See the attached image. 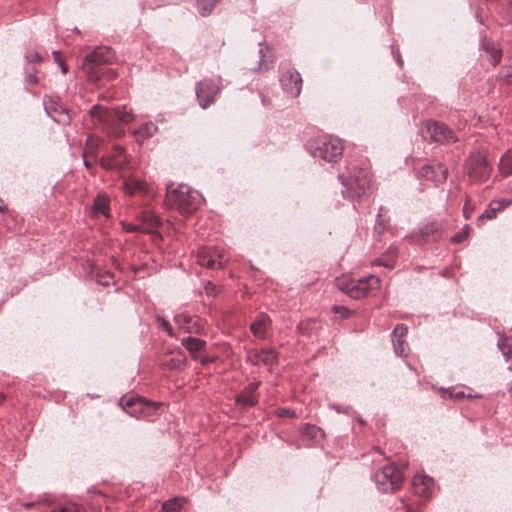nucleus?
<instances>
[{
  "mask_svg": "<svg viewBox=\"0 0 512 512\" xmlns=\"http://www.w3.org/2000/svg\"><path fill=\"white\" fill-rule=\"evenodd\" d=\"M499 171L504 177L512 174V152L507 151L500 159Z\"/></svg>",
  "mask_w": 512,
  "mask_h": 512,
  "instance_id": "nucleus-33",
  "label": "nucleus"
},
{
  "mask_svg": "<svg viewBox=\"0 0 512 512\" xmlns=\"http://www.w3.org/2000/svg\"><path fill=\"white\" fill-rule=\"evenodd\" d=\"M162 509L164 512H182L178 498L166 501L163 504Z\"/></svg>",
  "mask_w": 512,
  "mask_h": 512,
  "instance_id": "nucleus-37",
  "label": "nucleus"
},
{
  "mask_svg": "<svg viewBox=\"0 0 512 512\" xmlns=\"http://www.w3.org/2000/svg\"><path fill=\"white\" fill-rule=\"evenodd\" d=\"M204 290L209 297H215L220 291L219 288L210 281L205 284Z\"/></svg>",
  "mask_w": 512,
  "mask_h": 512,
  "instance_id": "nucleus-42",
  "label": "nucleus"
},
{
  "mask_svg": "<svg viewBox=\"0 0 512 512\" xmlns=\"http://www.w3.org/2000/svg\"><path fill=\"white\" fill-rule=\"evenodd\" d=\"M475 210V207L473 204H471V200L469 197H466V201L463 207V216L465 219H470L472 217V214Z\"/></svg>",
  "mask_w": 512,
  "mask_h": 512,
  "instance_id": "nucleus-41",
  "label": "nucleus"
},
{
  "mask_svg": "<svg viewBox=\"0 0 512 512\" xmlns=\"http://www.w3.org/2000/svg\"><path fill=\"white\" fill-rule=\"evenodd\" d=\"M355 288L352 290V298L360 299L368 294L370 290L378 289L380 279L377 276L369 275L368 277L354 279Z\"/></svg>",
  "mask_w": 512,
  "mask_h": 512,
  "instance_id": "nucleus-16",
  "label": "nucleus"
},
{
  "mask_svg": "<svg viewBox=\"0 0 512 512\" xmlns=\"http://www.w3.org/2000/svg\"><path fill=\"white\" fill-rule=\"evenodd\" d=\"M441 236V225L437 222L427 223L419 228V237L424 243L436 242Z\"/></svg>",
  "mask_w": 512,
  "mask_h": 512,
  "instance_id": "nucleus-22",
  "label": "nucleus"
},
{
  "mask_svg": "<svg viewBox=\"0 0 512 512\" xmlns=\"http://www.w3.org/2000/svg\"><path fill=\"white\" fill-rule=\"evenodd\" d=\"M88 114L93 121H97L103 124H108L114 120H117L121 123H129L134 118L132 110L127 108V106H117L110 110L103 108L99 104H95L90 108Z\"/></svg>",
  "mask_w": 512,
  "mask_h": 512,
  "instance_id": "nucleus-5",
  "label": "nucleus"
},
{
  "mask_svg": "<svg viewBox=\"0 0 512 512\" xmlns=\"http://www.w3.org/2000/svg\"><path fill=\"white\" fill-rule=\"evenodd\" d=\"M4 397L0 394V403L3 401Z\"/></svg>",
  "mask_w": 512,
  "mask_h": 512,
  "instance_id": "nucleus-61",
  "label": "nucleus"
},
{
  "mask_svg": "<svg viewBox=\"0 0 512 512\" xmlns=\"http://www.w3.org/2000/svg\"><path fill=\"white\" fill-rule=\"evenodd\" d=\"M337 287L340 291L346 293L352 298V290L355 288L354 279L341 278L337 279Z\"/></svg>",
  "mask_w": 512,
  "mask_h": 512,
  "instance_id": "nucleus-36",
  "label": "nucleus"
},
{
  "mask_svg": "<svg viewBox=\"0 0 512 512\" xmlns=\"http://www.w3.org/2000/svg\"><path fill=\"white\" fill-rule=\"evenodd\" d=\"M37 70L33 69L32 71L28 72L26 75V82L30 85H36L38 83V78L36 76Z\"/></svg>",
  "mask_w": 512,
  "mask_h": 512,
  "instance_id": "nucleus-49",
  "label": "nucleus"
},
{
  "mask_svg": "<svg viewBox=\"0 0 512 512\" xmlns=\"http://www.w3.org/2000/svg\"><path fill=\"white\" fill-rule=\"evenodd\" d=\"M220 87L213 79H203L196 85V97L199 105L205 109L214 101Z\"/></svg>",
  "mask_w": 512,
  "mask_h": 512,
  "instance_id": "nucleus-11",
  "label": "nucleus"
},
{
  "mask_svg": "<svg viewBox=\"0 0 512 512\" xmlns=\"http://www.w3.org/2000/svg\"><path fill=\"white\" fill-rule=\"evenodd\" d=\"M175 323L181 330L189 334H202L204 325L199 318H194L186 313H180L174 317Z\"/></svg>",
  "mask_w": 512,
  "mask_h": 512,
  "instance_id": "nucleus-15",
  "label": "nucleus"
},
{
  "mask_svg": "<svg viewBox=\"0 0 512 512\" xmlns=\"http://www.w3.org/2000/svg\"><path fill=\"white\" fill-rule=\"evenodd\" d=\"M112 278L113 274L111 272H105L103 275L98 276V283L104 286H108Z\"/></svg>",
  "mask_w": 512,
  "mask_h": 512,
  "instance_id": "nucleus-47",
  "label": "nucleus"
},
{
  "mask_svg": "<svg viewBox=\"0 0 512 512\" xmlns=\"http://www.w3.org/2000/svg\"><path fill=\"white\" fill-rule=\"evenodd\" d=\"M329 408L335 410L337 413H344V414H347V415H349L350 412H351V408L350 407H343L341 405L334 404V403L333 404H329Z\"/></svg>",
  "mask_w": 512,
  "mask_h": 512,
  "instance_id": "nucleus-48",
  "label": "nucleus"
},
{
  "mask_svg": "<svg viewBox=\"0 0 512 512\" xmlns=\"http://www.w3.org/2000/svg\"><path fill=\"white\" fill-rule=\"evenodd\" d=\"M262 67L264 69H268L269 68V66L264 63L263 56L260 57L258 69H261ZM254 70H257V68H254Z\"/></svg>",
  "mask_w": 512,
  "mask_h": 512,
  "instance_id": "nucleus-54",
  "label": "nucleus"
},
{
  "mask_svg": "<svg viewBox=\"0 0 512 512\" xmlns=\"http://www.w3.org/2000/svg\"><path fill=\"white\" fill-rule=\"evenodd\" d=\"M418 176L435 183H442L447 178V169L440 163L423 165Z\"/></svg>",
  "mask_w": 512,
  "mask_h": 512,
  "instance_id": "nucleus-17",
  "label": "nucleus"
},
{
  "mask_svg": "<svg viewBox=\"0 0 512 512\" xmlns=\"http://www.w3.org/2000/svg\"><path fill=\"white\" fill-rule=\"evenodd\" d=\"M92 141H93V139L91 137L87 138V144H89Z\"/></svg>",
  "mask_w": 512,
  "mask_h": 512,
  "instance_id": "nucleus-59",
  "label": "nucleus"
},
{
  "mask_svg": "<svg viewBox=\"0 0 512 512\" xmlns=\"http://www.w3.org/2000/svg\"><path fill=\"white\" fill-rule=\"evenodd\" d=\"M373 479L379 491L392 492L400 487L403 475L395 465L390 464L376 471Z\"/></svg>",
  "mask_w": 512,
  "mask_h": 512,
  "instance_id": "nucleus-7",
  "label": "nucleus"
},
{
  "mask_svg": "<svg viewBox=\"0 0 512 512\" xmlns=\"http://www.w3.org/2000/svg\"><path fill=\"white\" fill-rule=\"evenodd\" d=\"M502 76L507 82H512V64L502 68Z\"/></svg>",
  "mask_w": 512,
  "mask_h": 512,
  "instance_id": "nucleus-50",
  "label": "nucleus"
},
{
  "mask_svg": "<svg viewBox=\"0 0 512 512\" xmlns=\"http://www.w3.org/2000/svg\"><path fill=\"white\" fill-rule=\"evenodd\" d=\"M52 512H67V509H65V505H64L58 509H54Z\"/></svg>",
  "mask_w": 512,
  "mask_h": 512,
  "instance_id": "nucleus-56",
  "label": "nucleus"
},
{
  "mask_svg": "<svg viewBox=\"0 0 512 512\" xmlns=\"http://www.w3.org/2000/svg\"><path fill=\"white\" fill-rule=\"evenodd\" d=\"M181 345L190 353L193 359H197L198 353L205 349L206 341L189 336L181 340Z\"/></svg>",
  "mask_w": 512,
  "mask_h": 512,
  "instance_id": "nucleus-25",
  "label": "nucleus"
},
{
  "mask_svg": "<svg viewBox=\"0 0 512 512\" xmlns=\"http://www.w3.org/2000/svg\"><path fill=\"white\" fill-rule=\"evenodd\" d=\"M278 355L273 349H249L247 351V360L252 365L263 364L265 366H273L277 364Z\"/></svg>",
  "mask_w": 512,
  "mask_h": 512,
  "instance_id": "nucleus-12",
  "label": "nucleus"
},
{
  "mask_svg": "<svg viewBox=\"0 0 512 512\" xmlns=\"http://www.w3.org/2000/svg\"><path fill=\"white\" fill-rule=\"evenodd\" d=\"M425 137L441 144H452L457 141L454 132L443 123L430 121L425 127Z\"/></svg>",
  "mask_w": 512,
  "mask_h": 512,
  "instance_id": "nucleus-9",
  "label": "nucleus"
},
{
  "mask_svg": "<svg viewBox=\"0 0 512 512\" xmlns=\"http://www.w3.org/2000/svg\"><path fill=\"white\" fill-rule=\"evenodd\" d=\"M395 60H396V62H397V64H398V66H399V67H402V65H403V60H402V57H401V55H400L399 53H397V54L395 55Z\"/></svg>",
  "mask_w": 512,
  "mask_h": 512,
  "instance_id": "nucleus-55",
  "label": "nucleus"
},
{
  "mask_svg": "<svg viewBox=\"0 0 512 512\" xmlns=\"http://www.w3.org/2000/svg\"><path fill=\"white\" fill-rule=\"evenodd\" d=\"M92 211L95 216L103 215L110 217V201L105 194H98L94 200Z\"/></svg>",
  "mask_w": 512,
  "mask_h": 512,
  "instance_id": "nucleus-28",
  "label": "nucleus"
},
{
  "mask_svg": "<svg viewBox=\"0 0 512 512\" xmlns=\"http://www.w3.org/2000/svg\"><path fill=\"white\" fill-rule=\"evenodd\" d=\"M301 434L303 437L311 440H317L323 436L322 430L319 427L311 424H306L302 428Z\"/></svg>",
  "mask_w": 512,
  "mask_h": 512,
  "instance_id": "nucleus-35",
  "label": "nucleus"
},
{
  "mask_svg": "<svg viewBox=\"0 0 512 512\" xmlns=\"http://www.w3.org/2000/svg\"><path fill=\"white\" fill-rule=\"evenodd\" d=\"M156 322L159 324V326L168 333L170 337H174V331L171 326V324L162 316L157 315L156 316Z\"/></svg>",
  "mask_w": 512,
  "mask_h": 512,
  "instance_id": "nucleus-40",
  "label": "nucleus"
},
{
  "mask_svg": "<svg viewBox=\"0 0 512 512\" xmlns=\"http://www.w3.org/2000/svg\"><path fill=\"white\" fill-rule=\"evenodd\" d=\"M408 328L405 324H397L391 332L392 344L394 352L400 357H406L409 352V346L405 341Z\"/></svg>",
  "mask_w": 512,
  "mask_h": 512,
  "instance_id": "nucleus-14",
  "label": "nucleus"
},
{
  "mask_svg": "<svg viewBox=\"0 0 512 512\" xmlns=\"http://www.w3.org/2000/svg\"><path fill=\"white\" fill-rule=\"evenodd\" d=\"M269 325V317L266 314H260L257 319L250 324V330L257 338L264 339Z\"/></svg>",
  "mask_w": 512,
  "mask_h": 512,
  "instance_id": "nucleus-27",
  "label": "nucleus"
},
{
  "mask_svg": "<svg viewBox=\"0 0 512 512\" xmlns=\"http://www.w3.org/2000/svg\"><path fill=\"white\" fill-rule=\"evenodd\" d=\"M282 88L291 96L297 97L302 88V78L298 71L289 69L280 78Z\"/></svg>",
  "mask_w": 512,
  "mask_h": 512,
  "instance_id": "nucleus-13",
  "label": "nucleus"
},
{
  "mask_svg": "<svg viewBox=\"0 0 512 512\" xmlns=\"http://www.w3.org/2000/svg\"><path fill=\"white\" fill-rule=\"evenodd\" d=\"M137 221L142 228V233H152L157 227L161 225V220L151 210H142L136 215Z\"/></svg>",
  "mask_w": 512,
  "mask_h": 512,
  "instance_id": "nucleus-19",
  "label": "nucleus"
},
{
  "mask_svg": "<svg viewBox=\"0 0 512 512\" xmlns=\"http://www.w3.org/2000/svg\"><path fill=\"white\" fill-rule=\"evenodd\" d=\"M260 385V382H251L249 383L240 394L236 397V402L244 407H251L254 406L258 398L255 394L256 390L258 389Z\"/></svg>",
  "mask_w": 512,
  "mask_h": 512,
  "instance_id": "nucleus-21",
  "label": "nucleus"
},
{
  "mask_svg": "<svg viewBox=\"0 0 512 512\" xmlns=\"http://www.w3.org/2000/svg\"><path fill=\"white\" fill-rule=\"evenodd\" d=\"M45 110L51 118L61 125H67L70 123V116L65 107L61 104L50 100L49 102L44 101Z\"/></svg>",
  "mask_w": 512,
  "mask_h": 512,
  "instance_id": "nucleus-18",
  "label": "nucleus"
},
{
  "mask_svg": "<svg viewBox=\"0 0 512 512\" xmlns=\"http://www.w3.org/2000/svg\"><path fill=\"white\" fill-rule=\"evenodd\" d=\"M465 171L472 182L481 183L486 181L492 171V166L485 151L471 153L465 161Z\"/></svg>",
  "mask_w": 512,
  "mask_h": 512,
  "instance_id": "nucleus-4",
  "label": "nucleus"
},
{
  "mask_svg": "<svg viewBox=\"0 0 512 512\" xmlns=\"http://www.w3.org/2000/svg\"><path fill=\"white\" fill-rule=\"evenodd\" d=\"M65 509H67V512H80L81 507L76 503H67Z\"/></svg>",
  "mask_w": 512,
  "mask_h": 512,
  "instance_id": "nucleus-52",
  "label": "nucleus"
},
{
  "mask_svg": "<svg viewBox=\"0 0 512 512\" xmlns=\"http://www.w3.org/2000/svg\"><path fill=\"white\" fill-rule=\"evenodd\" d=\"M84 165H85V167H86V168H88V169H89V168H91V166H92L91 162H89V161H88L87 159H85V158H84Z\"/></svg>",
  "mask_w": 512,
  "mask_h": 512,
  "instance_id": "nucleus-57",
  "label": "nucleus"
},
{
  "mask_svg": "<svg viewBox=\"0 0 512 512\" xmlns=\"http://www.w3.org/2000/svg\"><path fill=\"white\" fill-rule=\"evenodd\" d=\"M162 366L168 370H182L186 366V358L182 352L179 351L176 357L163 362Z\"/></svg>",
  "mask_w": 512,
  "mask_h": 512,
  "instance_id": "nucleus-32",
  "label": "nucleus"
},
{
  "mask_svg": "<svg viewBox=\"0 0 512 512\" xmlns=\"http://www.w3.org/2000/svg\"><path fill=\"white\" fill-rule=\"evenodd\" d=\"M338 178L344 187L341 191L344 198L359 199L370 190L371 177L366 168L354 169L349 178L341 174L338 175Z\"/></svg>",
  "mask_w": 512,
  "mask_h": 512,
  "instance_id": "nucleus-3",
  "label": "nucleus"
},
{
  "mask_svg": "<svg viewBox=\"0 0 512 512\" xmlns=\"http://www.w3.org/2000/svg\"><path fill=\"white\" fill-rule=\"evenodd\" d=\"M469 232H470V226L469 225H464L462 231L454 234L451 237V241L454 242V243H462L464 240L467 239V237L469 235Z\"/></svg>",
  "mask_w": 512,
  "mask_h": 512,
  "instance_id": "nucleus-39",
  "label": "nucleus"
},
{
  "mask_svg": "<svg viewBox=\"0 0 512 512\" xmlns=\"http://www.w3.org/2000/svg\"><path fill=\"white\" fill-rule=\"evenodd\" d=\"M219 2L220 0H197L198 12L203 17L208 16Z\"/></svg>",
  "mask_w": 512,
  "mask_h": 512,
  "instance_id": "nucleus-34",
  "label": "nucleus"
},
{
  "mask_svg": "<svg viewBox=\"0 0 512 512\" xmlns=\"http://www.w3.org/2000/svg\"><path fill=\"white\" fill-rule=\"evenodd\" d=\"M447 393L449 394L450 398L454 399H461L465 396V393L462 390L451 389L447 391Z\"/></svg>",
  "mask_w": 512,
  "mask_h": 512,
  "instance_id": "nucleus-51",
  "label": "nucleus"
},
{
  "mask_svg": "<svg viewBox=\"0 0 512 512\" xmlns=\"http://www.w3.org/2000/svg\"><path fill=\"white\" fill-rule=\"evenodd\" d=\"M120 404L123 406V409L127 414L132 417L139 418L143 412L145 402L140 398L136 399L130 397L126 400L122 399Z\"/></svg>",
  "mask_w": 512,
  "mask_h": 512,
  "instance_id": "nucleus-26",
  "label": "nucleus"
},
{
  "mask_svg": "<svg viewBox=\"0 0 512 512\" xmlns=\"http://www.w3.org/2000/svg\"><path fill=\"white\" fill-rule=\"evenodd\" d=\"M497 347L502 352L505 361H509L511 357L512 348L506 344V338L500 337L497 342Z\"/></svg>",
  "mask_w": 512,
  "mask_h": 512,
  "instance_id": "nucleus-38",
  "label": "nucleus"
},
{
  "mask_svg": "<svg viewBox=\"0 0 512 512\" xmlns=\"http://www.w3.org/2000/svg\"><path fill=\"white\" fill-rule=\"evenodd\" d=\"M227 261L225 251L218 247H203L197 253V262L209 269H220Z\"/></svg>",
  "mask_w": 512,
  "mask_h": 512,
  "instance_id": "nucleus-8",
  "label": "nucleus"
},
{
  "mask_svg": "<svg viewBox=\"0 0 512 512\" xmlns=\"http://www.w3.org/2000/svg\"><path fill=\"white\" fill-rule=\"evenodd\" d=\"M53 57L55 62L59 65L61 72L66 74L68 72V67L65 65L64 61L61 58L60 51H53Z\"/></svg>",
  "mask_w": 512,
  "mask_h": 512,
  "instance_id": "nucleus-44",
  "label": "nucleus"
},
{
  "mask_svg": "<svg viewBox=\"0 0 512 512\" xmlns=\"http://www.w3.org/2000/svg\"><path fill=\"white\" fill-rule=\"evenodd\" d=\"M310 147L314 157L327 162H336L343 153V146L337 137H323L314 141Z\"/></svg>",
  "mask_w": 512,
  "mask_h": 512,
  "instance_id": "nucleus-6",
  "label": "nucleus"
},
{
  "mask_svg": "<svg viewBox=\"0 0 512 512\" xmlns=\"http://www.w3.org/2000/svg\"><path fill=\"white\" fill-rule=\"evenodd\" d=\"M158 128L153 122H146L141 125L135 132V138L138 143H143L145 140L152 137Z\"/></svg>",
  "mask_w": 512,
  "mask_h": 512,
  "instance_id": "nucleus-31",
  "label": "nucleus"
},
{
  "mask_svg": "<svg viewBox=\"0 0 512 512\" xmlns=\"http://www.w3.org/2000/svg\"><path fill=\"white\" fill-rule=\"evenodd\" d=\"M99 163L106 170H123L129 164V157L122 146L114 145L112 151L101 157Z\"/></svg>",
  "mask_w": 512,
  "mask_h": 512,
  "instance_id": "nucleus-10",
  "label": "nucleus"
},
{
  "mask_svg": "<svg viewBox=\"0 0 512 512\" xmlns=\"http://www.w3.org/2000/svg\"><path fill=\"white\" fill-rule=\"evenodd\" d=\"M122 188L124 192L128 195H136V194H149L150 187L149 185L140 179L137 178H128L123 184Z\"/></svg>",
  "mask_w": 512,
  "mask_h": 512,
  "instance_id": "nucleus-24",
  "label": "nucleus"
},
{
  "mask_svg": "<svg viewBox=\"0 0 512 512\" xmlns=\"http://www.w3.org/2000/svg\"><path fill=\"white\" fill-rule=\"evenodd\" d=\"M333 311L337 314H339V316L342 318V319H345V318H348L350 316V310L344 306H334L333 307Z\"/></svg>",
  "mask_w": 512,
  "mask_h": 512,
  "instance_id": "nucleus-46",
  "label": "nucleus"
},
{
  "mask_svg": "<svg viewBox=\"0 0 512 512\" xmlns=\"http://www.w3.org/2000/svg\"><path fill=\"white\" fill-rule=\"evenodd\" d=\"M25 59L30 63H39L42 61V57L36 51H27L25 54Z\"/></svg>",
  "mask_w": 512,
  "mask_h": 512,
  "instance_id": "nucleus-43",
  "label": "nucleus"
},
{
  "mask_svg": "<svg viewBox=\"0 0 512 512\" xmlns=\"http://www.w3.org/2000/svg\"><path fill=\"white\" fill-rule=\"evenodd\" d=\"M481 47L490 55V62L496 66L501 61L502 51L497 48L493 42L484 37L481 41Z\"/></svg>",
  "mask_w": 512,
  "mask_h": 512,
  "instance_id": "nucleus-30",
  "label": "nucleus"
},
{
  "mask_svg": "<svg viewBox=\"0 0 512 512\" xmlns=\"http://www.w3.org/2000/svg\"><path fill=\"white\" fill-rule=\"evenodd\" d=\"M121 225H122L123 230H125L126 232H129V233L141 232L142 233V228H141L140 224H130V223H126V222H121Z\"/></svg>",
  "mask_w": 512,
  "mask_h": 512,
  "instance_id": "nucleus-45",
  "label": "nucleus"
},
{
  "mask_svg": "<svg viewBox=\"0 0 512 512\" xmlns=\"http://www.w3.org/2000/svg\"><path fill=\"white\" fill-rule=\"evenodd\" d=\"M115 57L114 51L107 46H101L94 49L85 56L82 64L83 71L92 82L100 80L102 77L113 78L115 73L112 69L106 67Z\"/></svg>",
  "mask_w": 512,
  "mask_h": 512,
  "instance_id": "nucleus-1",
  "label": "nucleus"
},
{
  "mask_svg": "<svg viewBox=\"0 0 512 512\" xmlns=\"http://www.w3.org/2000/svg\"><path fill=\"white\" fill-rule=\"evenodd\" d=\"M295 413L293 411H290L288 409H282L279 413V416H293Z\"/></svg>",
  "mask_w": 512,
  "mask_h": 512,
  "instance_id": "nucleus-53",
  "label": "nucleus"
},
{
  "mask_svg": "<svg viewBox=\"0 0 512 512\" xmlns=\"http://www.w3.org/2000/svg\"><path fill=\"white\" fill-rule=\"evenodd\" d=\"M398 257V250L396 247L391 246L387 251L380 257L375 259L372 264L377 266H384L388 269H393Z\"/></svg>",
  "mask_w": 512,
  "mask_h": 512,
  "instance_id": "nucleus-29",
  "label": "nucleus"
},
{
  "mask_svg": "<svg viewBox=\"0 0 512 512\" xmlns=\"http://www.w3.org/2000/svg\"><path fill=\"white\" fill-rule=\"evenodd\" d=\"M512 203V200L500 198L492 200L483 213L478 216V221L492 220L497 217V214L505 210Z\"/></svg>",
  "mask_w": 512,
  "mask_h": 512,
  "instance_id": "nucleus-20",
  "label": "nucleus"
},
{
  "mask_svg": "<svg viewBox=\"0 0 512 512\" xmlns=\"http://www.w3.org/2000/svg\"><path fill=\"white\" fill-rule=\"evenodd\" d=\"M208 362H209V359H208V358H203V359H201V363H202L203 365L208 364Z\"/></svg>",
  "mask_w": 512,
  "mask_h": 512,
  "instance_id": "nucleus-58",
  "label": "nucleus"
},
{
  "mask_svg": "<svg viewBox=\"0 0 512 512\" xmlns=\"http://www.w3.org/2000/svg\"><path fill=\"white\" fill-rule=\"evenodd\" d=\"M168 201L180 214L189 216L203 203V196L186 184H179L176 188L167 187Z\"/></svg>",
  "mask_w": 512,
  "mask_h": 512,
  "instance_id": "nucleus-2",
  "label": "nucleus"
},
{
  "mask_svg": "<svg viewBox=\"0 0 512 512\" xmlns=\"http://www.w3.org/2000/svg\"><path fill=\"white\" fill-rule=\"evenodd\" d=\"M433 486V479L426 475H415L412 480V487L414 493L428 498L431 495V489Z\"/></svg>",
  "mask_w": 512,
  "mask_h": 512,
  "instance_id": "nucleus-23",
  "label": "nucleus"
},
{
  "mask_svg": "<svg viewBox=\"0 0 512 512\" xmlns=\"http://www.w3.org/2000/svg\"><path fill=\"white\" fill-rule=\"evenodd\" d=\"M0 203H2V200L0 199ZM4 207L0 205V211H3Z\"/></svg>",
  "mask_w": 512,
  "mask_h": 512,
  "instance_id": "nucleus-60",
  "label": "nucleus"
}]
</instances>
